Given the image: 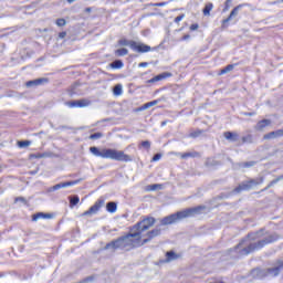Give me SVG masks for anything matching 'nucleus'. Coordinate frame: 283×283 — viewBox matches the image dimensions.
Wrapping results in <instances>:
<instances>
[{"label": "nucleus", "instance_id": "9", "mask_svg": "<svg viewBox=\"0 0 283 283\" xmlns=\"http://www.w3.org/2000/svg\"><path fill=\"white\" fill-rule=\"evenodd\" d=\"M132 50H134V52L145 53L151 52V46L134 41L132 42Z\"/></svg>", "mask_w": 283, "mask_h": 283}, {"label": "nucleus", "instance_id": "30", "mask_svg": "<svg viewBox=\"0 0 283 283\" xmlns=\"http://www.w3.org/2000/svg\"><path fill=\"white\" fill-rule=\"evenodd\" d=\"M233 67H234L233 64H229L224 69H222L219 74L220 75L229 74V72H232Z\"/></svg>", "mask_w": 283, "mask_h": 283}, {"label": "nucleus", "instance_id": "34", "mask_svg": "<svg viewBox=\"0 0 283 283\" xmlns=\"http://www.w3.org/2000/svg\"><path fill=\"white\" fill-rule=\"evenodd\" d=\"M98 138H103V134H101V133H95V134H92V135L90 136V139H91V140H98Z\"/></svg>", "mask_w": 283, "mask_h": 283}, {"label": "nucleus", "instance_id": "43", "mask_svg": "<svg viewBox=\"0 0 283 283\" xmlns=\"http://www.w3.org/2000/svg\"><path fill=\"white\" fill-rule=\"evenodd\" d=\"M185 19V14H180L177 18H175V23H178L179 21H182Z\"/></svg>", "mask_w": 283, "mask_h": 283}, {"label": "nucleus", "instance_id": "13", "mask_svg": "<svg viewBox=\"0 0 283 283\" xmlns=\"http://www.w3.org/2000/svg\"><path fill=\"white\" fill-rule=\"evenodd\" d=\"M282 136H283V129H277L269 134H265L263 138L264 140H271L273 138H282Z\"/></svg>", "mask_w": 283, "mask_h": 283}, {"label": "nucleus", "instance_id": "39", "mask_svg": "<svg viewBox=\"0 0 283 283\" xmlns=\"http://www.w3.org/2000/svg\"><path fill=\"white\" fill-rule=\"evenodd\" d=\"M163 158V155L161 154H156L153 159H151V163H158V160H160Z\"/></svg>", "mask_w": 283, "mask_h": 283}, {"label": "nucleus", "instance_id": "52", "mask_svg": "<svg viewBox=\"0 0 283 283\" xmlns=\"http://www.w3.org/2000/svg\"><path fill=\"white\" fill-rule=\"evenodd\" d=\"M187 39H190V35H189V34L184 35V38H182L184 41H187Z\"/></svg>", "mask_w": 283, "mask_h": 283}, {"label": "nucleus", "instance_id": "17", "mask_svg": "<svg viewBox=\"0 0 283 283\" xmlns=\"http://www.w3.org/2000/svg\"><path fill=\"white\" fill-rule=\"evenodd\" d=\"M171 76V73H161L150 80L147 81V83H158V81H164V78H167Z\"/></svg>", "mask_w": 283, "mask_h": 283}, {"label": "nucleus", "instance_id": "28", "mask_svg": "<svg viewBox=\"0 0 283 283\" xmlns=\"http://www.w3.org/2000/svg\"><path fill=\"white\" fill-rule=\"evenodd\" d=\"M70 198V205L71 207H76L78 202H81V199L78 196L69 197Z\"/></svg>", "mask_w": 283, "mask_h": 283}, {"label": "nucleus", "instance_id": "27", "mask_svg": "<svg viewBox=\"0 0 283 283\" xmlns=\"http://www.w3.org/2000/svg\"><path fill=\"white\" fill-rule=\"evenodd\" d=\"M116 56H127L129 51L127 49H118L115 51Z\"/></svg>", "mask_w": 283, "mask_h": 283}, {"label": "nucleus", "instance_id": "44", "mask_svg": "<svg viewBox=\"0 0 283 283\" xmlns=\"http://www.w3.org/2000/svg\"><path fill=\"white\" fill-rule=\"evenodd\" d=\"M145 109H149L147 104H144L142 107L137 108V112H145Z\"/></svg>", "mask_w": 283, "mask_h": 283}, {"label": "nucleus", "instance_id": "40", "mask_svg": "<svg viewBox=\"0 0 283 283\" xmlns=\"http://www.w3.org/2000/svg\"><path fill=\"white\" fill-rule=\"evenodd\" d=\"M253 165H255V161H249L241 164L240 167H253Z\"/></svg>", "mask_w": 283, "mask_h": 283}, {"label": "nucleus", "instance_id": "3", "mask_svg": "<svg viewBox=\"0 0 283 283\" xmlns=\"http://www.w3.org/2000/svg\"><path fill=\"white\" fill-rule=\"evenodd\" d=\"M90 151L93 156H96V158H106L109 160H117L118 163H132L134 160L132 156L125 154V151L114 148H98L92 146Z\"/></svg>", "mask_w": 283, "mask_h": 283}, {"label": "nucleus", "instance_id": "42", "mask_svg": "<svg viewBox=\"0 0 283 283\" xmlns=\"http://www.w3.org/2000/svg\"><path fill=\"white\" fill-rule=\"evenodd\" d=\"M147 107H154V105H158V101H153V102H148L146 103Z\"/></svg>", "mask_w": 283, "mask_h": 283}, {"label": "nucleus", "instance_id": "46", "mask_svg": "<svg viewBox=\"0 0 283 283\" xmlns=\"http://www.w3.org/2000/svg\"><path fill=\"white\" fill-rule=\"evenodd\" d=\"M231 17L229 15L227 19H224L223 21H222V24H223V28H224V25H227V23H229V21H231Z\"/></svg>", "mask_w": 283, "mask_h": 283}, {"label": "nucleus", "instance_id": "26", "mask_svg": "<svg viewBox=\"0 0 283 283\" xmlns=\"http://www.w3.org/2000/svg\"><path fill=\"white\" fill-rule=\"evenodd\" d=\"M113 94L115 96H120L123 94V85H120V84L115 85V87L113 90Z\"/></svg>", "mask_w": 283, "mask_h": 283}, {"label": "nucleus", "instance_id": "54", "mask_svg": "<svg viewBox=\"0 0 283 283\" xmlns=\"http://www.w3.org/2000/svg\"><path fill=\"white\" fill-rule=\"evenodd\" d=\"M76 0H67L69 3H74Z\"/></svg>", "mask_w": 283, "mask_h": 283}, {"label": "nucleus", "instance_id": "38", "mask_svg": "<svg viewBox=\"0 0 283 283\" xmlns=\"http://www.w3.org/2000/svg\"><path fill=\"white\" fill-rule=\"evenodd\" d=\"M142 147L149 149L151 147V143H149V140L142 142Z\"/></svg>", "mask_w": 283, "mask_h": 283}, {"label": "nucleus", "instance_id": "32", "mask_svg": "<svg viewBox=\"0 0 283 283\" xmlns=\"http://www.w3.org/2000/svg\"><path fill=\"white\" fill-rule=\"evenodd\" d=\"M282 178H283V177L281 176V177H279V178L272 180V181L268 185V187L265 188V190H266V189H271V187H273V185H277V182H280V180H282Z\"/></svg>", "mask_w": 283, "mask_h": 283}, {"label": "nucleus", "instance_id": "6", "mask_svg": "<svg viewBox=\"0 0 283 283\" xmlns=\"http://www.w3.org/2000/svg\"><path fill=\"white\" fill-rule=\"evenodd\" d=\"M156 219L149 217L144 219L143 221L138 222L136 226L133 227L132 231L139 233L143 235V231H147L150 227H154Z\"/></svg>", "mask_w": 283, "mask_h": 283}, {"label": "nucleus", "instance_id": "29", "mask_svg": "<svg viewBox=\"0 0 283 283\" xmlns=\"http://www.w3.org/2000/svg\"><path fill=\"white\" fill-rule=\"evenodd\" d=\"M134 41H128L127 39H120L119 41H118V45H122V46H129L130 49H132V43H133Z\"/></svg>", "mask_w": 283, "mask_h": 283}, {"label": "nucleus", "instance_id": "7", "mask_svg": "<svg viewBox=\"0 0 283 283\" xmlns=\"http://www.w3.org/2000/svg\"><path fill=\"white\" fill-rule=\"evenodd\" d=\"M105 200L98 199L87 211L83 212L82 216H95V213H98L101 211V208L104 207Z\"/></svg>", "mask_w": 283, "mask_h": 283}, {"label": "nucleus", "instance_id": "21", "mask_svg": "<svg viewBox=\"0 0 283 283\" xmlns=\"http://www.w3.org/2000/svg\"><path fill=\"white\" fill-rule=\"evenodd\" d=\"M174 260H178V254L174 251H169L166 253V262H174Z\"/></svg>", "mask_w": 283, "mask_h": 283}, {"label": "nucleus", "instance_id": "49", "mask_svg": "<svg viewBox=\"0 0 283 283\" xmlns=\"http://www.w3.org/2000/svg\"><path fill=\"white\" fill-rule=\"evenodd\" d=\"M15 202H25V199L23 197L15 198Z\"/></svg>", "mask_w": 283, "mask_h": 283}, {"label": "nucleus", "instance_id": "47", "mask_svg": "<svg viewBox=\"0 0 283 283\" xmlns=\"http://www.w3.org/2000/svg\"><path fill=\"white\" fill-rule=\"evenodd\" d=\"M198 28H199L198 23H195V24L190 25L191 31H196V30H198Z\"/></svg>", "mask_w": 283, "mask_h": 283}, {"label": "nucleus", "instance_id": "20", "mask_svg": "<svg viewBox=\"0 0 283 283\" xmlns=\"http://www.w3.org/2000/svg\"><path fill=\"white\" fill-rule=\"evenodd\" d=\"M249 3H243V4H239L231 12H230V19H233L234 17H238V13L240 12V10H242V8L248 7Z\"/></svg>", "mask_w": 283, "mask_h": 283}, {"label": "nucleus", "instance_id": "2", "mask_svg": "<svg viewBox=\"0 0 283 283\" xmlns=\"http://www.w3.org/2000/svg\"><path fill=\"white\" fill-rule=\"evenodd\" d=\"M280 237L277 234H266L264 230H260L258 232H252L248 234V239L242 240L235 249H241V255H249V253H253V251H260V249H264L266 244H271L272 242H276Z\"/></svg>", "mask_w": 283, "mask_h": 283}, {"label": "nucleus", "instance_id": "53", "mask_svg": "<svg viewBox=\"0 0 283 283\" xmlns=\"http://www.w3.org/2000/svg\"><path fill=\"white\" fill-rule=\"evenodd\" d=\"M85 12H92V8H86Z\"/></svg>", "mask_w": 283, "mask_h": 283}, {"label": "nucleus", "instance_id": "48", "mask_svg": "<svg viewBox=\"0 0 283 283\" xmlns=\"http://www.w3.org/2000/svg\"><path fill=\"white\" fill-rule=\"evenodd\" d=\"M149 65V63L147 62H142L138 64V67H147Z\"/></svg>", "mask_w": 283, "mask_h": 283}, {"label": "nucleus", "instance_id": "25", "mask_svg": "<svg viewBox=\"0 0 283 283\" xmlns=\"http://www.w3.org/2000/svg\"><path fill=\"white\" fill-rule=\"evenodd\" d=\"M123 65V61L120 60H116L113 63H111V67H113V70H120Z\"/></svg>", "mask_w": 283, "mask_h": 283}, {"label": "nucleus", "instance_id": "45", "mask_svg": "<svg viewBox=\"0 0 283 283\" xmlns=\"http://www.w3.org/2000/svg\"><path fill=\"white\" fill-rule=\"evenodd\" d=\"M163 6H167V2H158V3H155V7H156V8H163Z\"/></svg>", "mask_w": 283, "mask_h": 283}, {"label": "nucleus", "instance_id": "5", "mask_svg": "<svg viewBox=\"0 0 283 283\" xmlns=\"http://www.w3.org/2000/svg\"><path fill=\"white\" fill-rule=\"evenodd\" d=\"M262 182H264L263 177L243 181L234 189V193H240V191H249L250 189H253V187H258V185H262Z\"/></svg>", "mask_w": 283, "mask_h": 283}, {"label": "nucleus", "instance_id": "8", "mask_svg": "<svg viewBox=\"0 0 283 283\" xmlns=\"http://www.w3.org/2000/svg\"><path fill=\"white\" fill-rule=\"evenodd\" d=\"M283 269V260H280L275 263V266L270 268V269H265L266 273H268V277H277V275H280V272Z\"/></svg>", "mask_w": 283, "mask_h": 283}, {"label": "nucleus", "instance_id": "33", "mask_svg": "<svg viewBox=\"0 0 283 283\" xmlns=\"http://www.w3.org/2000/svg\"><path fill=\"white\" fill-rule=\"evenodd\" d=\"M242 143H253V135H247L244 137H242Z\"/></svg>", "mask_w": 283, "mask_h": 283}, {"label": "nucleus", "instance_id": "41", "mask_svg": "<svg viewBox=\"0 0 283 283\" xmlns=\"http://www.w3.org/2000/svg\"><path fill=\"white\" fill-rule=\"evenodd\" d=\"M232 1H233V0H227V1H226V7H224V9H223V12H227V10H229V8H230Z\"/></svg>", "mask_w": 283, "mask_h": 283}, {"label": "nucleus", "instance_id": "14", "mask_svg": "<svg viewBox=\"0 0 283 283\" xmlns=\"http://www.w3.org/2000/svg\"><path fill=\"white\" fill-rule=\"evenodd\" d=\"M43 83H48V78L41 77L38 80H32L25 83L27 87H36L39 85H43Z\"/></svg>", "mask_w": 283, "mask_h": 283}, {"label": "nucleus", "instance_id": "16", "mask_svg": "<svg viewBox=\"0 0 283 283\" xmlns=\"http://www.w3.org/2000/svg\"><path fill=\"white\" fill-rule=\"evenodd\" d=\"M50 218H52V214L50 213L38 212L32 216V221L36 222L38 220H45V219L50 220Z\"/></svg>", "mask_w": 283, "mask_h": 283}, {"label": "nucleus", "instance_id": "22", "mask_svg": "<svg viewBox=\"0 0 283 283\" xmlns=\"http://www.w3.org/2000/svg\"><path fill=\"white\" fill-rule=\"evenodd\" d=\"M106 209H107L108 213H116V209H117L116 202H114V201L108 202L106 205Z\"/></svg>", "mask_w": 283, "mask_h": 283}, {"label": "nucleus", "instance_id": "51", "mask_svg": "<svg viewBox=\"0 0 283 283\" xmlns=\"http://www.w3.org/2000/svg\"><path fill=\"white\" fill-rule=\"evenodd\" d=\"M244 116H255V113H244Z\"/></svg>", "mask_w": 283, "mask_h": 283}, {"label": "nucleus", "instance_id": "4", "mask_svg": "<svg viewBox=\"0 0 283 283\" xmlns=\"http://www.w3.org/2000/svg\"><path fill=\"white\" fill-rule=\"evenodd\" d=\"M205 209V206H198L195 208H188L186 210L178 211L177 213L170 214L161 219V224H174L180 220H185V218H193V216H200V213H202Z\"/></svg>", "mask_w": 283, "mask_h": 283}, {"label": "nucleus", "instance_id": "11", "mask_svg": "<svg viewBox=\"0 0 283 283\" xmlns=\"http://www.w3.org/2000/svg\"><path fill=\"white\" fill-rule=\"evenodd\" d=\"M251 275L254 280H264V277H269L266 269H254L252 270Z\"/></svg>", "mask_w": 283, "mask_h": 283}, {"label": "nucleus", "instance_id": "35", "mask_svg": "<svg viewBox=\"0 0 283 283\" xmlns=\"http://www.w3.org/2000/svg\"><path fill=\"white\" fill-rule=\"evenodd\" d=\"M200 134H202V130H195V132H191L189 134V137L190 138H198V136H200Z\"/></svg>", "mask_w": 283, "mask_h": 283}, {"label": "nucleus", "instance_id": "19", "mask_svg": "<svg viewBox=\"0 0 283 283\" xmlns=\"http://www.w3.org/2000/svg\"><path fill=\"white\" fill-rule=\"evenodd\" d=\"M177 156H179L182 160H186V158H196L200 156L197 151L193 153H178Z\"/></svg>", "mask_w": 283, "mask_h": 283}, {"label": "nucleus", "instance_id": "10", "mask_svg": "<svg viewBox=\"0 0 283 283\" xmlns=\"http://www.w3.org/2000/svg\"><path fill=\"white\" fill-rule=\"evenodd\" d=\"M80 182L81 180L56 184L55 186L50 188V191H59V189H65V187H74V185H78Z\"/></svg>", "mask_w": 283, "mask_h": 283}, {"label": "nucleus", "instance_id": "37", "mask_svg": "<svg viewBox=\"0 0 283 283\" xmlns=\"http://www.w3.org/2000/svg\"><path fill=\"white\" fill-rule=\"evenodd\" d=\"M55 23L59 28H63V25H65V23L67 22L65 21V19H57Z\"/></svg>", "mask_w": 283, "mask_h": 283}, {"label": "nucleus", "instance_id": "50", "mask_svg": "<svg viewBox=\"0 0 283 283\" xmlns=\"http://www.w3.org/2000/svg\"><path fill=\"white\" fill-rule=\"evenodd\" d=\"M65 36H67V33H66V32H61V33L59 34V38H60V39H65Z\"/></svg>", "mask_w": 283, "mask_h": 283}, {"label": "nucleus", "instance_id": "31", "mask_svg": "<svg viewBox=\"0 0 283 283\" xmlns=\"http://www.w3.org/2000/svg\"><path fill=\"white\" fill-rule=\"evenodd\" d=\"M31 158H50V154L49 153H38L34 155H31Z\"/></svg>", "mask_w": 283, "mask_h": 283}, {"label": "nucleus", "instance_id": "1", "mask_svg": "<svg viewBox=\"0 0 283 283\" xmlns=\"http://www.w3.org/2000/svg\"><path fill=\"white\" fill-rule=\"evenodd\" d=\"M160 233V229H155L148 232V238L143 240V235L140 232H135L132 230V233H128L124 237L118 238L115 241H112L105 245V250L112 249V251H116L117 249H122L124 251H132V249H138V247H143L147 244V242H151V239L158 237Z\"/></svg>", "mask_w": 283, "mask_h": 283}, {"label": "nucleus", "instance_id": "12", "mask_svg": "<svg viewBox=\"0 0 283 283\" xmlns=\"http://www.w3.org/2000/svg\"><path fill=\"white\" fill-rule=\"evenodd\" d=\"M90 103L91 102L88 99H80V101L67 102L66 105L69 107H88Z\"/></svg>", "mask_w": 283, "mask_h": 283}, {"label": "nucleus", "instance_id": "18", "mask_svg": "<svg viewBox=\"0 0 283 283\" xmlns=\"http://www.w3.org/2000/svg\"><path fill=\"white\" fill-rule=\"evenodd\" d=\"M223 136L227 140H230V143H235L239 138L238 133H231V132H226Z\"/></svg>", "mask_w": 283, "mask_h": 283}, {"label": "nucleus", "instance_id": "23", "mask_svg": "<svg viewBox=\"0 0 283 283\" xmlns=\"http://www.w3.org/2000/svg\"><path fill=\"white\" fill-rule=\"evenodd\" d=\"M211 10H213V3L209 2V3H207L206 7L203 8V14H205V17H210Z\"/></svg>", "mask_w": 283, "mask_h": 283}, {"label": "nucleus", "instance_id": "15", "mask_svg": "<svg viewBox=\"0 0 283 283\" xmlns=\"http://www.w3.org/2000/svg\"><path fill=\"white\" fill-rule=\"evenodd\" d=\"M269 125H271V119H263L258 122V124L255 125V129L256 132H264V129H266Z\"/></svg>", "mask_w": 283, "mask_h": 283}, {"label": "nucleus", "instance_id": "36", "mask_svg": "<svg viewBox=\"0 0 283 283\" xmlns=\"http://www.w3.org/2000/svg\"><path fill=\"white\" fill-rule=\"evenodd\" d=\"M19 147H30V140L18 142Z\"/></svg>", "mask_w": 283, "mask_h": 283}, {"label": "nucleus", "instance_id": "55", "mask_svg": "<svg viewBox=\"0 0 283 283\" xmlns=\"http://www.w3.org/2000/svg\"><path fill=\"white\" fill-rule=\"evenodd\" d=\"M161 125H165V122H164V123H161Z\"/></svg>", "mask_w": 283, "mask_h": 283}, {"label": "nucleus", "instance_id": "24", "mask_svg": "<svg viewBox=\"0 0 283 283\" xmlns=\"http://www.w3.org/2000/svg\"><path fill=\"white\" fill-rule=\"evenodd\" d=\"M157 189H163V185L154 184L146 187V191H157Z\"/></svg>", "mask_w": 283, "mask_h": 283}]
</instances>
